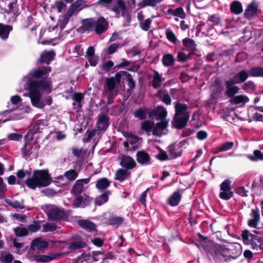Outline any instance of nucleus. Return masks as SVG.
Wrapping results in <instances>:
<instances>
[{"mask_svg":"<svg viewBox=\"0 0 263 263\" xmlns=\"http://www.w3.org/2000/svg\"><path fill=\"white\" fill-rule=\"evenodd\" d=\"M120 164L127 170L133 169L136 166V163L134 159L127 155H122Z\"/></svg>","mask_w":263,"mask_h":263,"instance_id":"obj_20","label":"nucleus"},{"mask_svg":"<svg viewBox=\"0 0 263 263\" xmlns=\"http://www.w3.org/2000/svg\"><path fill=\"white\" fill-rule=\"evenodd\" d=\"M102 110L105 111L106 113L104 112L100 114L98 116V121L96 123V127L98 129L100 130H106L109 125V117L107 115L109 111L108 108L106 106H103Z\"/></svg>","mask_w":263,"mask_h":263,"instance_id":"obj_5","label":"nucleus"},{"mask_svg":"<svg viewBox=\"0 0 263 263\" xmlns=\"http://www.w3.org/2000/svg\"><path fill=\"white\" fill-rule=\"evenodd\" d=\"M40 227L39 221H34V223L29 224L27 229L28 230V232L35 233L39 230Z\"/></svg>","mask_w":263,"mask_h":263,"instance_id":"obj_56","label":"nucleus"},{"mask_svg":"<svg viewBox=\"0 0 263 263\" xmlns=\"http://www.w3.org/2000/svg\"><path fill=\"white\" fill-rule=\"evenodd\" d=\"M55 57V53L53 50H44L41 52L40 58L37 60L38 63H45L49 65Z\"/></svg>","mask_w":263,"mask_h":263,"instance_id":"obj_13","label":"nucleus"},{"mask_svg":"<svg viewBox=\"0 0 263 263\" xmlns=\"http://www.w3.org/2000/svg\"><path fill=\"white\" fill-rule=\"evenodd\" d=\"M29 136L30 133L28 132L27 134L24 137L26 141L22 148V153L24 157L30 156L32 153V140L33 139V134L31 135L30 138H29Z\"/></svg>","mask_w":263,"mask_h":263,"instance_id":"obj_14","label":"nucleus"},{"mask_svg":"<svg viewBox=\"0 0 263 263\" xmlns=\"http://www.w3.org/2000/svg\"><path fill=\"white\" fill-rule=\"evenodd\" d=\"M52 178L48 169L36 170L33 172L32 177L28 178L25 182L30 189L34 190L37 187H45L51 184Z\"/></svg>","mask_w":263,"mask_h":263,"instance_id":"obj_3","label":"nucleus"},{"mask_svg":"<svg viewBox=\"0 0 263 263\" xmlns=\"http://www.w3.org/2000/svg\"><path fill=\"white\" fill-rule=\"evenodd\" d=\"M249 73L253 77H263V67L256 66L251 68Z\"/></svg>","mask_w":263,"mask_h":263,"instance_id":"obj_39","label":"nucleus"},{"mask_svg":"<svg viewBox=\"0 0 263 263\" xmlns=\"http://www.w3.org/2000/svg\"><path fill=\"white\" fill-rule=\"evenodd\" d=\"M114 62L112 61L108 60L107 62L103 63V64L102 65L101 68L106 71L108 72L109 71L110 69L114 66Z\"/></svg>","mask_w":263,"mask_h":263,"instance_id":"obj_57","label":"nucleus"},{"mask_svg":"<svg viewBox=\"0 0 263 263\" xmlns=\"http://www.w3.org/2000/svg\"><path fill=\"white\" fill-rule=\"evenodd\" d=\"M7 191L6 185L4 183L3 179L0 177V198H3L5 196V193Z\"/></svg>","mask_w":263,"mask_h":263,"instance_id":"obj_54","label":"nucleus"},{"mask_svg":"<svg viewBox=\"0 0 263 263\" xmlns=\"http://www.w3.org/2000/svg\"><path fill=\"white\" fill-rule=\"evenodd\" d=\"M231 184V181L230 180H224L220 184V190H232Z\"/></svg>","mask_w":263,"mask_h":263,"instance_id":"obj_62","label":"nucleus"},{"mask_svg":"<svg viewBox=\"0 0 263 263\" xmlns=\"http://www.w3.org/2000/svg\"><path fill=\"white\" fill-rule=\"evenodd\" d=\"M189 57L183 52L179 51L177 53V59L179 62H185L189 60Z\"/></svg>","mask_w":263,"mask_h":263,"instance_id":"obj_59","label":"nucleus"},{"mask_svg":"<svg viewBox=\"0 0 263 263\" xmlns=\"http://www.w3.org/2000/svg\"><path fill=\"white\" fill-rule=\"evenodd\" d=\"M120 82H121L120 80L118 81L117 79L116 76L115 77L107 78L105 79V83L106 85L107 89L110 92H112L116 88V87L118 85L120 84Z\"/></svg>","mask_w":263,"mask_h":263,"instance_id":"obj_26","label":"nucleus"},{"mask_svg":"<svg viewBox=\"0 0 263 263\" xmlns=\"http://www.w3.org/2000/svg\"><path fill=\"white\" fill-rule=\"evenodd\" d=\"M167 14H172L173 16L179 17L180 18H184L186 16V14L182 7H178L175 9L169 8L167 10Z\"/></svg>","mask_w":263,"mask_h":263,"instance_id":"obj_34","label":"nucleus"},{"mask_svg":"<svg viewBox=\"0 0 263 263\" xmlns=\"http://www.w3.org/2000/svg\"><path fill=\"white\" fill-rule=\"evenodd\" d=\"M97 130L95 129L89 130L88 129L86 132L87 137L84 139V142H88L96 135Z\"/></svg>","mask_w":263,"mask_h":263,"instance_id":"obj_58","label":"nucleus"},{"mask_svg":"<svg viewBox=\"0 0 263 263\" xmlns=\"http://www.w3.org/2000/svg\"><path fill=\"white\" fill-rule=\"evenodd\" d=\"M12 29L13 27L11 25L0 23V38L3 40H7Z\"/></svg>","mask_w":263,"mask_h":263,"instance_id":"obj_24","label":"nucleus"},{"mask_svg":"<svg viewBox=\"0 0 263 263\" xmlns=\"http://www.w3.org/2000/svg\"><path fill=\"white\" fill-rule=\"evenodd\" d=\"M43 126L44 124L43 120H39L36 121L32 129V133L31 134H33V137L35 133L41 132V130L43 129Z\"/></svg>","mask_w":263,"mask_h":263,"instance_id":"obj_48","label":"nucleus"},{"mask_svg":"<svg viewBox=\"0 0 263 263\" xmlns=\"http://www.w3.org/2000/svg\"><path fill=\"white\" fill-rule=\"evenodd\" d=\"M136 160L141 165L151 164V158L148 153L144 151H139L136 153Z\"/></svg>","mask_w":263,"mask_h":263,"instance_id":"obj_17","label":"nucleus"},{"mask_svg":"<svg viewBox=\"0 0 263 263\" xmlns=\"http://www.w3.org/2000/svg\"><path fill=\"white\" fill-rule=\"evenodd\" d=\"M55 255L49 256L46 255H38L34 256V260L37 262H46L51 261L54 258Z\"/></svg>","mask_w":263,"mask_h":263,"instance_id":"obj_40","label":"nucleus"},{"mask_svg":"<svg viewBox=\"0 0 263 263\" xmlns=\"http://www.w3.org/2000/svg\"><path fill=\"white\" fill-rule=\"evenodd\" d=\"M165 34L167 39L171 43L175 44L177 41V37L175 33L171 30H166Z\"/></svg>","mask_w":263,"mask_h":263,"instance_id":"obj_51","label":"nucleus"},{"mask_svg":"<svg viewBox=\"0 0 263 263\" xmlns=\"http://www.w3.org/2000/svg\"><path fill=\"white\" fill-rule=\"evenodd\" d=\"M57 226L55 224H52L49 223H46L43 227V231L47 232H53L57 230Z\"/></svg>","mask_w":263,"mask_h":263,"instance_id":"obj_55","label":"nucleus"},{"mask_svg":"<svg viewBox=\"0 0 263 263\" xmlns=\"http://www.w3.org/2000/svg\"><path fill=\"white\" fill-rule=\"evenodd\" d=\"M251 218L249 219L248 225L250 228H257L260 221V214L258 208L252 209L251 213Z\"/></svg>","mask_w":263,"mask_h":263,"instance_id":"obj_16","label":"nucleus"},{"mask_svg":"<svg viewBox=\"0 0 263 263\" xmlns=\"http://www.w3.org/2000/svg\"><path fill=\"white\" fill-rule=\"evenodd\" d=\"M49 246L48 241L42 240L40 237L36 238L31 241L30 250L34 251L36 248L39 251H42L47 248Z\"/></svg>","mask_w":263,"mask_h":263,"instance_id":"obj_19","label":"nucleus"},{"mask_svg":"<svg viewBox=\"0 0 263 263\" xmlns=\"http://www.w3.org/2000/svg\"><path fill=\"white\" fill-rule=\"evenodd\" d=\"M237 84L233 80L229 79L225 82L226 90L225 95L229 98H233L235 94L239 92V88L236 86Z\"/></svg>","mask_w":263,"mask_h":263,"instance_id":"obj_12","label":"nucleus"},{"mask_svg":"<svg viewBox=\"0 0 263 263\" xmlns=\"http://www.w3.org/2000/svg\"><path fill=\"white\" fill-rule=\"evenodd\" d=\"M187 109V106L185 104L177 103L175 105L176 114L175 115L183 116V114L187 113L186 111Z\"/></svg>","mask_w":263,"mask_h":263,"instance_id":"obj_43","label":"nucleus"},{"mask_svg":"<svg viewBox=\"0 0 263 263\" xmlns=\"http://www.w3.org/2000/svg\"><path fill=\"white\" fill-rule=\"evenodd\" d=\"M87 243L82 240L72 241L68 243V248L69 250H76L79 249L84 248Z\"/></svg>","mask_w":263,"mask_h":263,"instance_id":"obj_36","label":"nucleus"},{"mask_svg":"<svg viewBox=\"0 0 263 263\" xmlns=\"http://www.w3.org/2000/svg\"><path fill=\"white\" fill-rule=\"evenodd\" d=\"M111 194L110 191H105L103 194L99 195L95 199L96 204L101 206L103 204L105 203L108 200V196Z\"/></svg>","mask_w":263,"mask_h":263,"instance_id":"obj_30","label":"nucleus"},{"mask_svg":"<svg viewBox=\"0 0 263 263\" xmlns=\"http://www.w3.org/2000/svg\"><path fill=\"white\" fill-rule=\"evenodd\" d=\"M84 94L81 92H74L72 97L73 100L75 101L77 103H81L82 101L84 99Z\"/></svg>","mask_w":263,"mask_h":263,"instance_id":"obj_63","label":"nucleus"},{"mask_svg":"<svg viewBox=\"0 0 263 263\" xmlns=\"http://www.w3.org/2000/svg\"><path fill=\"white\" fill-rule=\"evenodd\" d=\"M13 231L17 237H23L28 234V230L26 228L17 227L13 228Z\"/></svg>","mask_w":263,"mask_h":263,"instance_id":"obj_44","label":"nucleus"},{"mask_svg":"<svg viewBox=\"0 0 263 263\" xmlns=\"http://www.w3.org/2000/svg\"><path fill=\"white\" fill-rule=\"evenodd\" d=\"M23 135L22 134L17 133H11L10 134L7 138L9 140L12 141H19L22 139Z\"/></svg>","mask_w":263,"mask_h":263,"instance_id":"obj_61","label":"nucleus"},{"mask_svg":"<svg viewBox=\"0 0 263 263\" xmlns=\"http://www.w3.org/2000/svg\"><path fill=\"white\" fill-rule=\"evenodd\" d=\"M110 224H120L124 221V218L120 216H112L108 218V220Z\"/></svg>","mask_w":263,"mask_h":263,"instance_id":"obj_49","label":"nucleus"},{"mask_svg":"<svg viewBox=\"0 0 263 263\" xmlns=\"http://www.w3.org/2000/svg\"><path fill=\"white\" fill-rule=\"evenodd\" d=\"M95 19L93 18H86L82 21V25L79 28V29L82 32H90L95 30Z\"/></svg>","mask_w":263,"mask_h":263,"instance_id":"obj_18","label":"nucleus"},{"mask_svg":"<svg viewBox=\"0 0 263 263\" xmlns=\"http://www.w3.org/2000/svg\"><path fill=\"white\" fill-rule=\"evenodd\" d=\"M55 5L58 12H61L66 7V4L63 1H57L55 2Z\"/></svg>","mask_w":263,"mask_h":263,"instance_id":"obj_60","label":"nucleus"},{"mask_svg":"<svg viewBox=\"0 0 263 263\" xmlns=\"http://www.w3.org/2000/svg\"><path fill=\"white\" fill-rule=\"evenodd\" d=\"M249 77L248 73L245 70L238 72L233 78H230L236 84H240L245 82Z\"/></svg>","mask_w":263,"mask_h":263,"instance_id":"obj_27","label":"nucleus"},{"mask_svg":"<svg viewBox=\"0 0 263 263\" xmlns=\"http://www.w3.org/2000/svg\"><path fill=\"white\" fill-rule=\"evenodd\" d=\"M259 3L256 0H252L247 6L244 12V17L247 19H251L257 15Z\"/></svg>","mask_w":263,"mask_h":263,"instance_id":"obj_8","label":"nucleus"},{"mask_svg":"<svg viewBox=\"0 0 263 263\" xmlns=\"http://www.w3.org/2000/svg\"><path fill=\"white\" fill-rule=\"evenodd\" d=\"M51 70L49 66H42L33 69L28 73L31 79L27 83V89L31 104L34 107L42 109L46 105H50L52 103L51 96H47L44 101H41V92L50 93L52 91V80L49 77Z\"/></svg>","mask_w":263,"mask_h":263,"instance_id":"obj_1","label":"nucleus"},{"mask_svg":"<svg viewBox=\"0 0 263 263\" xmlns=\"http://www.w3.org/2000/svg\"><path fill=\"white\" fill-rule=\"evenodd\" d=\"M182 195L179 189L174 192L167 199L168 204L171 206H177L181 201Z\"/></svg>","mask_w":263,"mask_h":263,"instance_id":"obj_22","label":"nucleus"},{"mask_svg":"<svg viewBox=\"0 0 263 263\" xmlns=\"http://www.w3.org/2000/svg\"><path fill=\"white\" fill-rule=\"evenodd\" d=\"M167 126V121H161L155 125L154 124V128L153 130H152L153 135L156 136H160L162 134V132L166 128Z\"/></svg>","mask_w":263,"mask_h":263,"instance_id":"obj_23","label":"nucleus"},{"mask_svg":"<svg viewBox=\"0 0 263 263\" xmlns=\"http://www.w3.org/2000/svg\"><path fill=\"white\" fill-rule=\"evenodd\" d=\"M234 143L232 141H228L222 143L215 148V153L228 151L233 148Z\"/></svg>","mask_w":263,"mask_h":263,"instance_id":"obj_35","label":"nucleus"},{"mask_svg":"<svg viewBox=\"0 0 263 263\" xmlns=\"http://www.w3.org/2000/svg\"><path fill=\"white\" fill-rule=\"evenodd\" d=\"M253 156H249V158L253 161L263 160V153L259 150H255L253 152Z\"/></svg>","mask_w":263,"mask_h":263,"instance_id":"obj_47","label":"nucleus"},{"mask_svg":"<svg viewBox=\"0 0 263 263\" xmlns=\"http://www.w3.org/2000/svg\"><path fill=\"white\" fill-rule=\"evenodd\" d=\"M231 11L235 14H239L243 11L242 5L239 1H235L233 2L230 6Z\"/></svg>","mask_w":263,"mask_h":263,"instance_id":"obj_32","label":"nucleus"},{"mask_svg":"<svg viewBox=\"0 0 263 263\" xmlns=\"http://www.w3.org/2000/svg\"><path fill=\"white\" fill-rule=\"evenodd\" d=\"M154 116L157 117L160 121H166L165 118L167 116V111L164 108H162L160 110L154 111Z\"/></svg>","mask_w":263,"mask_h":263,"instance_id":"obj_46","label":"nucleus"},{"mask_svg":"<svg viewBox=\"0 0 263 263\" xmlns=\"http://www.w3.org/2000/svg\"><path fill=\"white\" fill-rule=\"evenodd\" d=\"M95 23V31L97 34L104 33L108 28V22L103 16H100Z\"/></svg>","mask_w":263,"mask_h":263,"instance_id":"obj_15","label":"nucleus"},{"mask_svg":"<svg viewBox=\"0 0 263 263\" xmlns=\"http://www.w3.org/2000/svg\"><path fill=\"white\" fill-rule=\"evenodd\" d=\"M108 9L118 15L120 13V10L123 12H125L126 7L123 0H117V5H115L112 8H108Z\"/></svg>","mask_w":263,"mask_h":263,"instance_id":"obj_29","label":"nucleus"},{"mask_svg":"<svg viewBox=\"0 0 263 263\" xmlns=\"http://www.w3.org/2000/svg\"><path fill=\"white\" fill-rule=\"evenodd\" d=\"M141 128L146 132H149L152 129L153 130L154 123L149 121H145L142 123Z\"/></svg>","mask_w":263,"mask_h":263,"instance_id":"obj_52","label":"nucleus"},{"mask_svg":"<svg viewBox=\"0 0 263 263\" xmlns=\"http://www.w3.org/2000/svg\"><path fill=\"white\" fill-rule=\"evenodd\" d=\"M135 118L143 120L146 118V110L145 108L139 107L134 112Z\"/></svg>","mask_w":263,"mask_h":263,"instance_id":"obj_41","label":"nucleus"},{"mask_svg":"<svg viewBox=\"0 0 263 263\" xmlns=\"http://www.w3.org/2000/svg\"><path fill=\"white\" fill-rule=\"evenodd\" d=\"M91 241L95 246L101 247L103 245L104 240L99 237H95L92 239Z\"/></svg>","mask_w":263,"mask_h":263,"instance_id":"obj_64","label":"nucleus"},{"mask_svg":"<svg viewBox=\"0 0 263 263\" xmlns=\"http://www.w3.org/2000/svg\"><path fill=\"white\" fill-rule=\"evenodd\" d=\"M187 143L186 140L181 141L178 143H174L168 147V152L169 155L172 158H176L182 155L183 151V146Z\"/></svg>","mask_w":263,"mask_h":263,"instance_id":"obj_7","label":"nucleus"},{"mask_svg":"<svg viewBox=\"0 0 263 263\" xmlns=\"http://www.w3.org/2000/svg\"><path fill=\"white\" fill-rule=\"evenodd\" d=\"M208 21L213 23V25L215 26L218 25L221 21V18L217 14H214L209 15L206 22Z\"/></svg>","mask_w":263,"mask_h":263,"instance_id":"obj_50","label":"nucleus"},{"mask_svg":"<svg viewBox=\"0 0 263 263\" xmlns=\"http://www.w3.org/2000/svg\"><path fill=\"white\" fill-rule=\"evenodd\" d=\"M230 101L232 104L237 105L240 103H246L249 101V99L246 96L239 95L234 97Z\"/></svg>","mask_w":263,"mask_h":263,"instance_id":"obj_38","label":"nucleus"},{"mask_svg":"<svg viewBox=\"0 0 263 263\" xmlns=\"http://www.w3.org/2000/svg\"><path fill=\"white\" fill-rule=\"evenodd\" d=\"M77 223L81 228L89 232H92L96 230V224L88 219H79L77 221Z\"/></svg>","mask_w":263,"mask_h":263,"instance_id":"obj_21","label":"nucleus"},{"mask_svg":"<svg viewBox=\"0 0 263 263\" xmlns=\"http://www.w3.org/2000/svg\"><path fill=\"white\" fill-rule=\"evenodd\" d=\"M151 23L152 20L148 18L145 21L140 22L139 26L143 30L147 31L149 30Z\"/></svg>","mask_w":263,"mask_h":263,"instance_id":"obj_53","label":"nucleus"},{"mask_svg":"<svg viewBox=\"0 0 263 263\" xmlns=\"http://www.w3.org/2000/svg\"><path fill=\"white\" fill-rule=\"evenodd\" d=\"M175 59L172 53H166L162 58V62L165 67H170L174 65Z\"/></svg>","mask_w":263,"mask_h":263,"instance_id":"obj_31","label":"nucleus"},{"mask_svg":"<svg viewBox=\"0 0 263 263\" xmlns=\"http://www.w3.org/2000/svg\"><path fill=\"white\" fill-rule=\"evenodd\" d=\"M190 118L189 113L183 114V116L175 115L172 121L173 125L177 129H181L187 125Z\"/></svg>","mask_w":263,"mask_h":263,"instance_id":"obj_9","label":"nucleus"},{"mask_svg":"<svg viewBox=\"0 0 263 263\" xmlns=\"http://www.w3.org/2000/svg\"><path fill=\"white\" fill-rule=\"evenodd\" d=\"M182 44L185 47L183 50H196V48L195 47V42L193 39L189 37H185L182 40Z\"/></svg>","mask_w":263,"mask_h":263,"instance_id":"obj_37","label":"nucleus"},{"mask_svg":"<svg viewBox=\"0 0 263 263\" xmlns=\"http://www.w3.org/2000/svg\"><path fill=\"white\" fill-rule=\"evenodd\" d=\"M164 79L162 78L159 73L156 70L154 71V76L152 81V86L154 89H158L161 85Z\"/></svg>","mask_w":263,"mask_h":263,"instance_id":"obj_25","label":"nucleus"},{"mask_svg":"<svg viewBox=\"0 0 263 263\" xmlns=\"http://www.w3.org/2000/svg\"><path fill=\"white\" fill-rule=\"evenodd\" d=\"M197 236L199 239V244L196 245L200 250H202L205 253L209 259H213L216 263L220 262L222 259H225L230 251L227 246L214 243L211 241H205L208 239L198 233Z\"/></svg>","mask_w":263,"mask_h":263,"instance_id":"obj_2","label":"nucleus"},{"mask_svg":"<svg viewBox=\"0 0 263 263\" xmlns=\"http://www.w3.org/2000/svg\"><path fill=\"white\" fill-rule=\"evenodd\" d=\"M78 173L74 170H70L66 171L64 173V176L66 179L69 181H73L78 177Z\"/></svg>","mask_w":263,"mask_h":263,"instance_id":"obj_45","label":"nucleus"},{"mask_svg":"<svg viewBox=\"0 0 263 263\" xmlns=\"http://www.w3.org/2000/svg\"><path fill=\"white\" fill-rule=\"evenodd\" d=\"M130 173L126 169L119 168L115 174V179L120 182L125 180L129 176Z\"/></svg>","mask_w":263,"mask_h":263,"instance_id":"obj_28","label":"nucleus"},{"mask_svg":"<svg viewBox=\"0 0 263 263\" xmlns=\"http://www.w3.org/2000/svg\"><path fill=\"white\" fill-rule=\"evenodd\" d=\"M48 218L50 220L61 221L68 219V215L64 210L58 208L49 210L47 213Z\"/></svg>","mask_w":263,"mask_h":263,"instance_id":"obj_6","label":"nucleus"},{"mask_svg":"<svg viewBox=\"0 0 263 263\" xmlns=\"http://www.w3.org/2000/svg\"><path fill=\"white\" fill-rule=\"evenodd\" d=\"M74 196L76 198L72 204V207L73 208H84L89 205L90 203L91 198L86 194H84L83 196L81 195Z\"/></svg>","mask_w":263,"mask_h":263,"instance_id":"obj_11","label":"nucleus"},{"mask_svg":"<svg viewBox=\"0 0 263 263\" xmlns=\"http://www.w3.org/2000/svg\"><path fill=\"white\" fill-rule=\"evenodd\" d=\"M110 185V182L105 177L98 180L96 183V187L99 190H105Z\"/></svg>","mask_w":263,"mask_h":263,"instance_id":"obj_33","label":"nucleus"},{"mask_svg":"<svg viewBox=\"0 0 263 263\" xmlns=\"http://www.w3.org/2000/svg\"><path fill=\"white\" fill-rule=\"evenodd\" d=\"M220 191L221 192L219 196V197L223 200H228L233 196L234 193L232 190H220Z\"/></svg>","mask_w":263,"mask_h":263,"instance_id":"obj_42","label":"nucleus"},{"mask_svg":"<svg viewBox=\"0 0 263 263\" xmlns=\"http://www.w3.org/2000/svg\"><path fill=\"white\" fill-rule=\"evenodd\" d=\"M243 243L250 246L253 250L263 251V238L252 234L247 230H244L241 235Z\"/></svg>","mask_w":263,"mask_h":263,"instance_id":"obj_4","label":"nucleus"},{"mask_svg":"<svg viewBox=\"0 0 263 263\" xmlns=\"http://www.w3.org/2000/svg\"><path fill=\"white\" fill-rule=\"evenodd\" d=\"M90 179L91 176L87 178L77 180L72 187L71 193L73 195H81L82 192L84 191V184H88L90 182Z\"/></svg>","mask_w":263,"mask_h":263,"instance_id":"obj_10","label":"nucleus"}]
</instances>
